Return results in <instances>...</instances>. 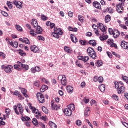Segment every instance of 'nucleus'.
<instances>
[{"label": "nucleus", "instance_id": "obj_1", "mask_svg": "<svg viewBox=\"0 0 128 128\" xmlns=\"http://www.w3.org/2000/svg\"><path fill=\"white\" fill-rule=\"evenodd\" d=\"M87 54L90 58H93L94 60L96 59V51H94V50L92 48H88L87 49Z\"/></svg>", "mask_w": 128, "mask_h": 128}, {"label": "nucleus", "instance_id": "obj_2", "mask_svg": "<svg viewBox=\"0 0 128 128\" xmlns=\"http://www.w3.org/2000/svg\"><path fill=\"white\" fill-rule=\"evenodd\" d=\"M122 6H124V3H119L116 6V10L118 14H124V9Z\"/></svg>", "mask_w": 128, "mask_h": 128}, {"label": "nucleus", "instance_id": "obj_3", "mask_svg": "<svg viewBox=\"0 0 128 128\" xmlns=\"http://www.w3.org/2000/svg\"><path fill=\"white\" fill-rule=\"evenodd\" d=\"M98 26L100 30L102 31V36L106 34V30L108 27H106V26H104L102 24H100Z\"/></svg>", "mask_w": 128, "mask_h": 128}, {"label": "nucleus", "instance_id": "obj_4", "mask_svg": "<svg viewBox=\"0 0 128 128\" xmlns=\"http://www.w3.org/2000/svg\"><path fill=\"white\" fill-rule=\"evenodd\" d=\"M29 106L30 110H32V112L33 114H38L39 116H42V114H40V112H38V110H36V108L32 106V104H30Z\"/></svg>", "mask_w": 128, "mask_h": 128}, {"label": "nucleus", "instance_id": "obj_5", "mask_svg": "<svg viewBox=\"0 0 128 128\" xmlns=\"http://www.w3.org/2000/svg\"><path fill=\"white\" fill-rule=\"evenodd\" d=\"M37 98L40 104H44V96L42 93H38Z\"/></svg>", "mask_w": 128, "mask_h": 128}, {"label": "nucleus", "instance_id": "obj_6", "mask_svg": "<svg viewBox=\"0 0 128 128\" xmlns=\"http://www.w3.org/2000/svg\"><path fill=\"white\" fill-rule=\"evenodd\" d=\"M14 4L18 8H19L20 10H22V6H23L22 4H24V2H20V1L14 0Z\"/></svg>", "mask_w": 128, "mask_h": 128}, {"label": "nucleus", "instance_id": "obj_7", "mask_svg": "<svg viewBox=\"0 0 128 128\" xmlns=\"http://www.w3.org/2000/svg\"><path fill=\"white\" fill-rule=\"evenodd\" d=\"M58 80L62 79L61 82L62 86H66L68 84V81H66V76H59L58 78Z\"/></svg>", "mask_w": 128, "mask_h": 128}, {"label": "nucleus", "instance_id": "obj_8", "mask_svg": "<svg viewBox=\"0 0 128 128\" xmlns=\"http://www.w3.org/2000/svg\"><path fill=\"white\" fill-rule=\"evenodd\" d=\"M19 64H20L21 70H28L30 68L28 65L23 64L20 62Z\"/></svg>", "mask_w": 128, "mask_h": 128}, {"label": "nucleus", "instance_id": "obj_9", "mask_svg": "<svg viewBox=\"0 0 128 128\" xmlns=\"http://www.w3.org/2000/svg\"><path fill=\"white\" fill-rule=\"evenodd\" d=\"M54 34H57L59 36H62L64 32H62V30H60V28L58 29V28H54Z\"/></svg>", "mask_w": 128, "mask_h": 128}, {"label": "nucleus", "instance_id": "obj_10", "mask_svg": "<svg viewBox=\"0 0 128 128\" xmlns=\"http://www.w3.org/2000/svg\"><path fill=\"white\" fill-rule=\"evenodd\" d=\"M64 113L67 116H70L72 114V112L68 108L65 109Z\"/></svg>", "mask_w": 128, "mask_h": 128}, {"label": "nucleus", "instance_id": "obj_11", "mask_svg": "<svg viewBox=\"0 0 128 128\" xmlns=\"http://www.w3.org/2000/svg\"><path fill=\"white\" fill-rule=\"evenodd\" d=\"M30 50L32 52H34V54H36L37 52H40V49L38 46H32L30 48Z\"/></svg>", "mask_w": 128, "mask_h": 128}, {"label": "nucleus", "instance_id": "obj_12", "mask_svg": "<svg viewBox=\"0 0 128 128\" xmlns=\"http://www.w3.org/2000/svg\"><path fill=\"white\" fill-rule=\"evenodd\" d=\"M18 108L19 110L20 111V114L21 116H24V108H22V106L20 104H18Z\"/></svg>", "mask_w": 128, "mask_h": 128}, {"label": "nucleus", "instance_id": "obj_13", "mask_svg": "<svg viewBox=\"0 0 128 128\" xmlns=\"http://www.w3.org/2000/svg\"><path fill=\"white\" fill-rule=\"evenodd\" d=\"M93 6L96 8H98V10H102V6L100 5V4L96 1L93 3Z\"/></svg>", "mask_w": 128, "mask_h": 128}, {"label": "nucleus", "instance_id": "obj_14", "mask_svg": "<svg viewBox=\"0 0 128 128\" xmlns=\"http://www.w3.org/2000/svg\"><path fill=\"white\" fill-rule=\"evenodd\" d=\"M121 46L122 48H124V50H128V42L122 41L121 42Z\"/></svg>", "mask_w": 128, "mask_h": 128}, {"label": "nucleus", "instance_id": "obj_15", "mask_svg": "<svg viewBox=\"0 0 128 128\" xmlns=\"http://www.w3.org/2000/svg\"><path fill=\"white\" fill-rule=\"evenodd\" d=\"M13 67L12 66H8L5 68V72L6 74H10L12 72V70Z\"/></svg>", "mask_w": 128, "mask_h": 128}, {"label": "nucleus", "instance_id": "obj_16", "mask_svg": "<svg viewBox=\"0 0 128 128\" xmlns=\"http://www.w3.org/2000/svg\"><path fill=\"white\" fill-rule=\"evenodd\" d=\"M36 30V34H42V28L40 26H38L36 28H35Z\"/></svg>", "mask_w": 128, "mask_h": 128}, {"label": "nucleus", "instance_id": "obj_17", "mask_svg": "<svg viewBox=\"0 0 128 128\" xmlns=\"http://www.w3.org/2000/svg\"><path fill=\"white\" fill-rule=\"evenodd\" d=\"M20 62H18L17 64L14 66V68L18 70L19 72L22 70V68H20Z\"/></svg>", "mask_w": 128, "mask_h": 128}, {"label": "nucleus", "instance_id": "obj_18", "mask_svg": "<svg viewBox=\"0 0 128 128\" xmlns=\"http://www.w3.org/2000/svg\"><path fill=\"white\" fill-rule=\"evenodd\" d=\"M90 108H86L84 112V116L86 118H88L90 116Z\"/></svg>", "mask_w": 128, "mask_h": 128}, {"label": "nucleus", "instance_id": "obj_19", "mask_svg": "<svg viewBox=\"0 0 128 128\" xmlns=\"http://www.w3.org/2000/svg\"><path fill=\"white\" fill-rule=\"evenodd\" d=\"M51 106L52 108V110H60L59 107H58V105L54 104V102H51Z\"/></svg>", "mask_w": 128, "mask_h": 128}, {"label": "nucleus", "instance_id": "obj_20", "mask_svg": "<svg viewBox=\"0 0 128 128\" xmlns=\"http://www.w3.org/2000/svg\"><path fill=\"white\" fill-rule=\"evenodd\" d=\"M67 92L69 94H72L74 92V88L71 86H67L66 87Z\"/></svg>", "mask_w": 128, "mask_h": 128}, {"label": "nucleus", "instance_id": "obj_21", "mask_svg": "<svg viewBox=\"0 0 128 128\" xmlns=\"http://www.w3.org/2000/svg\"><path fill=\"white\" fill-rule=\"evenodd\" d=\"M32 25L34 28H36V27L38 26V21L36 20H32Z\"/></svg>", "mask_w": 128, "mask_h": 128}, {"label": "nucleus", "instance_id": "obj_22", "mask_svg": "<svg viewBox=\"0 0 128 128\" xmlns=\"http://www.w3.org/2000/svg\"><path fill=\"white\" fill-rule=\"evenodd\" d=\"M120 32L118 30H115L114 31V33H113V36L114 38H118V36H120Z\"/></svg>", "mask_w": 128, "mask_h": 128}, {"label": "nucleus", "instance_id": "obj_23", "mask_svg": "<svg viewBox=\"0 0 128 128\" xmlns=\"http://www.w3.org/2000/svg\"><path fill=\"white\" fill-rule=\"evenodd\" d=\"M48 90V87L46 85H44L40 88V92H44L46 90Z\"/></svg>", "mask_w": 128, "mask_h": 128}, {"label": "nucleus", "instance_id": "obj_24", "mask_svg": "<svg viewBox=\"0 0 128 128\" xmlns=\"http://www.w3.org/2000/svg\"><path fill=\"white\" fill-rule=\"evenodd\" d=\"M68 108L72 112H74L76 110V106H74V104H70L68 106Z\"/></svg>", "mask_w": 128, "mask_h": 128}, {"label": "nucleus", "instance_id": "obj_25", "mask_svg": "<svg viewBox=\"0 0 128 128\" xmlns=\"http://www.w3.org/2000/svg\"><path fill=\"white\" fill-rule=\"evenodd\" d=\"M71 40H72V42H74V44L78 42V38L74 34H71Z\"/></svg>", "mask_w": 128, "mask_h": 128}, {"label": "nucleus", "instance_id": "obj_26", "mask_svg": "<svg viewBox=\"0 0 128 128\" xmlns=\"http://www.w3.org/2000/svg\"><path fill=\"white\" fill-rule=\"evenodd\" d=\"M124 87L122 86L118 89V94H124Z\"/></svg>", "mask_w": 128, "mask_h": 128}, {"label": "nucleus", "instance_id": "obj_27", "mask_svg": "<svg viewBox=\"0 0 128 128\" xmlns=\"http://www.w3.org/2000/svg\"><path fill=\"white\" fill-rule=\"evenodd\" d=\"M96 66H98V68H100V66H102V60H98L96 63Z\"/></svg>", "mask_w": 128, "mask_h": 128}, {"label": "nucleus", "instance_id": "obj_28", "mask_svg": "<svg viewBox=\"0 0 128 128\" xmlns=\"http://www.w3.org/2000/svg\"><path fill=\"white\" fill-rule=\"evenodd\" d=\"M64 50H65V52H68V54H72V49H70V48L66 46L64 48Z\"/></svg>", "mask_w": 128, "mask_h": 128}, {"label": "nucleus", "instance_id": "obj_29", "mask_svg": "<svg viewBox=\"0 0 128 128\" xmlns=\"http://www.w3.org/2000/svg\"><path fill=\"white\" fill-rule=\"evenodd\" d=\"M108 38V36H100V39L102 42H104V40H106Z\"/></svg>", "mask_w": 128, "mask_h": 128}, {"label": "nucleus", "instance_id": "obj_30", "mask_svg": "<svg viewBox=\"0 0 128 128\" xmlns=\"http://www.w3.org/2000/svg\"><path fill=\"white\" fill-rule=\"evenodd\" d=\"M99 90L102 92H104L106 90V86L104 84H102L99 86Z\"/></svg>", "mask_w": 128, "mask_h": 128}, {"label": "nucleus", "instance_id": "obj_31", "mask_svg": "<svg viewBox=\"0 0 128 128\" xmlns=\"http://www.w3.org/2000/svg\"><path fill=\"white\" fill-rule=\"evenodd\" d=\"M89 44L90 46H96V42L95 40H90L89 42Z\"/></svg>", "mask_w": 128, "mask_h": 128}, {"label": "nucleus", "instance_id": "obj_32", "mask_svg": "<svg viewBox=\"0 0 128 128\" xmlns=\"http://www.w3.org/2000/svg\"><path fill=\"white\" fill-rule=\"evenodd\" d=\"M111 20V18L110 16H106L105 17V22L106 24H108V22H110Z\"/></svg>", "mask_w": 128, "mask_h": 128}, {"label": "nucleus", "instance_id": "obj_33", "mask_svg": "<svg viewBox=\"0 0 128 128\" xmlns=\"http://www.w3.org/2000/svg\"><path fill=\"white\" fill-rule=\"evenodd\" d=\"M49 126H50L51 128H58V126H56V124H54L52 122H50Z\"/></svg>", "mask_w": 128, "mask_h": 128}, {"label": "nucleus", "instance_id": "obj_34", "mask_svg": "<svg viewBox=\"0 0 128 128\" xmlns=\"http://www.w3.org/2000/svg\"><path fill=\"white\" fill-rule=\"evenodd\" d=\"M32 122L34 124V126H38V122L36 118H33Z\"/></svg>", "mask_w": 128, "mask_h": 128}, {"label": "nucleus", "instance_id": "obj_35", "mask_svg": "<svg viewBox=\"0 0 128 128\" xmlns=\"http://www.w3.org/2000/svg\"><path fill=\"white\" fill-rule=\"evenodd\" d=\"M22 120L23 122H30V118L26 116H25L24 117H22Z\"/></svg>", "mask_w": 128, "mask_h": 128}, {"label": "nucleus", "instance_id": "obj_36", "mask_svg": "<svg viewBox=\"0 0 128 128\" xmlns=\"http://www.w3.org/2000/svg\"><path fill=\"white\" fill-rule=\"evenodd\" d=\"M6 114H7L6 116V118H8L10 114V108H7L6 110Z\"/></svg>", "mask_w": 128, "mask_h": 128}, {"label": "nucleus", "instance_id": "obj_37", "mask_svg": "<svg viewBox=\"0 0 128 128\" xmlns=\"http://www.w3.org/2000/svg\"><path fill=\"white\" fill-rule=\"evenodd\" d=\"M41 20H44V22H46V20H48V18L47 16H46L44 15H42L41 16Z\"/></svg>", "mask_w": 128, "mask_h": 128}, {"label": "nucleus", "instance_id": "obj_38", "mask_svg": "<svg viewBox=\"0 0 128 128\" xmlns=\"http://www.w3.org/2000/svg\"><path fill=\"white\" fill-rule=\"evenodd\" d=\"M16 28L18 30V32H22V28L19 25H16Z\"/></svg>", "mask_w": 128, "mask_h": 128}, {"label": "nucleus", "instance_id": "obj_39", "mask_svg": "<svg viewBox=\"0 0 128 128\" xmlns=\"http://www.w3.org/2000/svg\"><path fill=\"white\" fill-rule=\"evenodd\" d=\"M19 54L22 56H26V54L22 50H20Z\"/></svg>", "mask_w": 128, "mask_h": 128}, {"label": "nucleus", "instance_id": "obj_40", "mask_svg": "<svg viewBox=\"0 0 128 128\" xmlns=\"http://www.w3.org/2000/svg\"><path fill=\"white\" fill-rule=\"evenodd\" d=\"M14 108L16 114H17L18 116H20V112H18V106H14Z\"/></svg>", "mask_w": 128, "mask_h": 128}, {"label": "nucleus", "instance_id": "obj_41", "mask_svg": "<svg viewBox=\"0 0 128 128\" xmlns=\"http://www.w3.org/2000/svg\"><path fill=\"white\" fill-rule=\"evenodd\" d=\"M89 60H90V57H88V56H86L84 57H83V62H88Z\"/></svg>", "mask_w": 128, "mask_h": 128}, {"label": "nucleus", "instance_id": "obj_42", "mask_svg": "<svg viewBox=\"0 0 128 128\" xmlns=\"http://www.w3.org/2000/svg\"><path fill=\"white\" fill-rule=\"evenodd\" d=\"M24 44H30V40L26 38H24V41L23 42Z\"/></svg>", "mask_w": 128, "mask_h": 128}, {"label": "nucleus", "instance_id": "obj_43", "mask_svg": "<svg viewBox=\"0 0 128 128\" xmlns=\"http://www.w3.org/2000/svg\"><path fill=\"white\" fill-rule=\"evenodd\" d=\"M42 110L44 112L45 114H48V110L44 106H43L42 108Z\"/></svg>", "mask_w": 128, "mask_h": 128}, {"label": "nucleus", "instance_id": "obj_44", "mask_svg": "<svg viewBox=\"0 0 128 128\" xmlns=\"http://www.w3.org/2000/svg\"><path fill=\"white\" fill-rule=\"evenodd\" d=\"M35 70H36V72H42V69H40V68L38 66H36L35 68Z\"/></svg>", "mask_w": 128, "mask_h": 128}, {"label": "nucleus", "instance_id": "obj_45", "mask_svg": "<svg viewBox=\"0 0 128 128\" xmlns=\"http://www.w3.org/2000/svg\"><path fill=\"white\" fill-rule=\"evenodd\" d=\"M108 12H109V14H112L114 12V9L112 8H108Z\"/></svg>", "mask_w": 128, "mask_h": 128}, {"label": "nucleus", "instance_id": "obj_46", "mask_svg": "<svg viewBox=\"0 0 128 128\" xmlns=\"http://www.w3.org/2000/svg\"><path fill=\"white\" fill-rule=\"evenodd\" d=\"M34 85L35 86H36V88H40V81L37 80L34 82Z\"/></svg>", "mask_w": 128, "mask_h": 128}, {"label": "nucleus", "instance_id": "obj_47", "mask_svg": "<svg viewBox=\"0 0 128 128\" xmlns=\"http://www.w3.org/2000/svg\"><path fill=\"white\" fill-rule=\"evenodd\" d=\"M98 82L100 84H102L104 82V78L102 77H99L98 79Z\"/></svg>", "mask_w": 128, "mask_h": 128}, {"label": "nucleus", "instance_id": "obj_48", "mask_svg": "<svg viewBox=\"0 0 128 128\" xmlns=\"http://www.w3.org/2000/svg\"><path fill=\"white\" fill-rule=\"evenodd\" d=\"M82 121H80V120H78L76 122V126H82Z\"/></svg>", "mask_w": 128, "mask_h": 128}, {"label": "nucleus", "instance_id": "obj_49", "mask_svg": "<svg viewBox=\"0 0 128 128\" xmlns=\"http://www.w3.org/2000/svg\"><path fill=\"white\" fill-rule=\"evenodd\" d=\"M7 5L8 6L9 8H12V3L11 2H8Z\"/></svg>", "mask_w": 128, "mask_h": 128}, {"label": "nucleus", "instance_id": "obj_50", "mask_svg": "<svg viewBox=\"0 0 128 128\" xmlns=\"http://www.w3.org/2000/svg\"><path fill=\"white\" fill-rule=\"evenodd\" d=\"M78 18L81 22H84V17L82 16H79Z\"/></svg>", "mask_w": 128, "mask_h": 128}, {"label": "nucleus", "instance_id": "obj_51", "mask_svg": "<svg viewBox=\"0 0 128 128\" xmlns=\"http://www.w3.org/2000/svg\"><path fill=\"white\" fill-rule=\"evenodd\" d=\"M13 46H14V48H18V43L16 42H14V44H13Z\"/></svg>", "mask_w": 128, "mask_h": 128}, {"label": "nucleus", "instance_id": "obj_52", "mask_svg": "<svg viewBox=\"0 0 128 128\" xmlns=\"http://www.w3.org/2000/svg\"><path fill=\"white\" fill-rule=\"evenodd\" d=\"M38 40H42L43 42H44L45 40L44 38L42 36H38Z\"/></svg>", "mask_w": 128, "mask_h": 128}, {"label": "nucleus", "instance_id": "obj_53", "mask_svg": "<svg viewBox=\"0 0 128 128\" xmlns=\"http://www.w3.org/2000/svg\"><path fill=\"white\" fill-rule=\"evenodd\" d=\"M30 34L32 36H36V34H34V30L30 31Z\"/></svg>", "mask_w": 128, "mask_h": 128}, {"label": "nucleus", "instance_id": "obj_54", "mask_svg": "<svg viewBox=\"0 0 128 128\" xmlns=\"http://www.w3.org/2000/svg\"><path fill=\"white\" fill-rule=\"evenodd\" d=\"M2 14L4 16L8 17V14L6 12H4V11H2Z\"/></svg>", "mask_w": 128, "mask_h": 128}, {"label": "nucleus", "instance_id": "obj_55", "mask_svg": "<svg viewBox=\"0 0 128 128\" xmlns=\"http://www.w3.org/2000/svg\"><path fill=\"white\" fill-rule=\"evenodd\" d=\"M120 26L122 28H123V30H128V27L124 24H120Z\"/></svg>", "mask_w": 128, "mask_h": 128}, {"label": "nucleus", "instance_id": "obj_56", "mask_svg": "<svg viewBox=\"0 0 128 128\" xmlns=\"http://www.w3.org/2000/svg\"><path fill=\"white\" fill-rule=\"evenodd\" d=\"M116 88L119 89L120 88V83L118 82H116L115 83Z\"/></svg>", "mask_w": 128, "mask_h": 128}, {"label": "nucleus", "instance_id": "obj_57", "mask_svg": "<svg viewBox=\"0 0 128 128\" xmlns=\"http://www.w3.org/2000/svg\"><path fill=\"white\" fill-rule=\"evenodd\" d=\"M80 44H82V46H86V41H84L82 40H80Z\"/></svg>", "mask_w": 128, "mask_h": 128}, {"label": "nucleus", "instance_id": "obj_58", "mask_svg": "<svg viewBox=\"0 0 128 128\" xmlns=\"http://www.w3.org/2000/svg\"><path fill=\"white\" fill-rule=\"evenodd\" d=\"M84 102L85 104H88L90 102V99H86V98H84Z\"/></svg>", "mask_w": 128, "mask_h": 128}, {"label": "nucleus", "instance_id": "obj_59", "mask_svg": "<svg viewBox=\"0 0 128 128\" xmlns=\"http://www.w3.org/2000/svg\"><path fill=\"white\" fill-rule=\"evenodd\" d=\"M31 72L32 74H36V68H32Z\"/></svg>", "mask_w": 128, "mask_h": 128}, {"label": "nucleus", "instance_id": "obj_60", "mask_svg": "<svg viewBox=\"0 0 128 128\" xmlns=\"http://www.w3.org/2000/svg\"><path fill=\"white\" fill-rule=\"evenodd\" d=\"M53 36L56 38H60V35L56 33H54Z\"/></svg>", "mask_w": 128, "mask_h": 128}, {"label": "nucleus", "instance_id": "obj_61", "mask_svg": "<svg viewBox=\"0 0 128 128\" xmlns=\"http://www.w3.org/2000/svg\"><path fill=\"white\" fill-rule=\"evenodd\" d=\"M108 32H109V34H114V32L112 29L111 28H109Z\"/></svg>", "mask_w": 128, "mask_h": 128}, {"label": "nucleus", "instance_id": "obj_62", "mask_svg": "<svg viewBox=\"0 0 128 128\" xmlns=\"http://www.w3.org/2000/svg\"><path fill=\"white\" fill-rule=\"evenodd\" d=\"M90 104H91V106H94V104H95L96 106V104H96V100H92L90 102Z\"/></svg>", "mask_w": 128, "mask_h": 128}, {"label": "nucleus", "instance_id": "obj_63", "mask_svg": "<svg viewBox=\"0 0 128 128\" xmlns=\"http://www.w3.org/2000/svg\"><path fill=\"white\" fill-rule=\"evenodd\" d=\"M124 20H126L125 24L127 26H128V18H124Z\"/></svg>", "mask_w": 128, "mask_h": 128}, {"label": "nucleus", "instance_id": "obj_64", "mask_svg": "<svg viewBox=\"0 0 128 128\" xmlns=\"http://www.w3.org/2000/svg\"><path fill=\"white\" fill-rule=\"evenodd\" d=\"M112 98H114V100H118V96L114 95Z\"/></svg>", "mask_w": 128, "mask_h": 128}]
</instances>
